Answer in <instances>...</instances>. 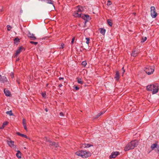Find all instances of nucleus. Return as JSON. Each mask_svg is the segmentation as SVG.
I'll use <instances>...</instances> for the list:
<instances>
[{"label": "nucleus", "instance_id": "obj_1", "mask_svg": "<svg viewBox=\"0 0 159 159\" xmlns=\"http://www.w3.org/2000/svg\"><path fill=\"white\" fill-rule=\"evenodd\" d=\"M159 86L157 84L148 85L147 86V89L149 91H152L153 94L157 93L158 91Z\"/></svg>", "mask_w": 159, "mask_h": 159}, {"label": "nucleus", "instance_id": "obj_2", "mask_svg": "<svg viewBox=\"0 0 159 159\" xmlns=\"http://www.w3.org/2000/svg\"><path fill=\"white\" fill-rule=\"evenodd\" d=\"M76 154L83 158L88 157L91 155V153L89 152L86 151L81 150L77 151L75 152Z\"/></svg>", "mask_w": 159, "mask_h": 159}, {"label": "nucleus", "instance_id": "obj_3", "mask_svg": "<svg viewBox=\"0 0 159 159\" xmlns=\"http://www.w3.org/2000/svg\"><path fill=\"white\" fill-rule=\"evenodd\" d=\"M137 143L136 140L131 141L126 145L125 148V151H126L134 149L137 145Z\"/></svg>", "mask_w": 159, "mask_h": 159}, {"label": "nucleus", "instance_id": "obj_4", "mask_svg": "<svg viewBox=\"0 0 159 159\" xmlns=\"http://www.w3.org/2000/svg\"><path fill=\"white\" fill-rule=\"evenodd\" d=\"M144 70L146 73L148 75H150L153 73L154 70L153 67H152L150 66H147L146 67Z\"/></svg>", "mask_w": 159, "mask_h": 159}, {"label": "nucleus", "instance_id": "obj_5", "mask_svg": "<svg viewBox=\"0 0 159 159\" xmlns=\"http://www.w3.org/2000/svg\"><path fill=\"white\" fill-rule=\"evenodd\" d=\"M151 15L153 18H156L157 15V14L156 11V9L154 6L151 7Z\"/></svg>", "mask_w": 159, "mask_h": 159}, {"label": "nucleus", "instance_id": "obj_6", "mask_svg": "<svg viewBox=\"0 0 159 159\" xmlns=\"http://www.w3.org/2000/svg\"><path fill=\"white\" fill-rule=\"evenodd\" d=\"M81 18L85 20V23L91 20L89 16L88 15L82 14Z\"/></svg>", "mask_w": 159, "mask_h": 159}, {"label": "nucleus", "instance_id": "obj_7", "mask_svg": "<svg viewBox=\"0 0 159 159\" xmlns=\"http://www.w3.org/2000/svg\"><path fill=\"white\" fill-rule=\"evenodd\" d=\"M25 50V48L23 47L22 46L20 47L16 51L15 57L16 56V55H18L20 53L23 51H24Z\"/></svg>", "mask_w": 159, "mask_h": 159}, {"label": "nucleus", "instance_id": "obj_8", "mask_svg": "<svg viewBox=\"0 0 159 159\" xmlns=\"http://www.w3.org/2000/svg\"><path fill=\"white\" fill-rule=\"evenodd\" d=\"M27 36L31 40H35L36 39V38L34 36V34L31 33L30 32H28L27 34Z\"/></svg>", "mask_w": 159, "mask_h": 159}, {"label": "nucleus", "instance_id": "obj_9", "mask_svg": "<svg viewBox=\"0 0 159 159\" xmlns=\"http://www.w3.org/2000/svg\"><path fill=\"white\" fill-rule=\"evenodd\" d=\"M8 81L7 77L5 76H2L0 75V81L2 83H4Z\"/></svg>", "mask_w": 159, "mask_h": 159}, {"label": "nucleus", "instance_id": "obj_10", "mask_svg": "<svg viewBox=\"0 0 159 159\" xmlns=\"http://www.w3.org/2000/svg\"><path fill=\"white\" fill-rule=\"evenodd\" d=\"M119 154V153L118 152H112L110 156V157L111 158H114Z\"/></svg>", "mask_w": 159, "mask_h": 159}, {"label": "nucleus", "instance_id": "obj_11", "mask_svg": "<svg viewBox=\"0 0 159 159\" xmlns=\"http://www.w3.org/2000/svg\"><path fill=\"white\" fill-rule=\"evenodd\" d=\"M74 16L76 17H82V14L80 12L76 11L74 13Z\"/></svg>", "mask_w": 159, "mask_h": 159}, {"label": "nucleus", "instance_id": "obj_12", "mask_svg": "<svg viewBox=\"0 0 159 159\" xmlns=\"http://www.w3.org/2000/svg\"><path fill=\"white\" fill-rule=\"evenodd\" d=\"M139 53V52L138 50H133L132 51V53L131 54V55L133 57H136Z\"/></svg>", "mask_w": 159, "mask_h": 159}, {"label": "nucleus", "instance_id": "obj_13", "mask_svg": "<svg viewBox=\"0 0 159 159\" xmlns=\"http://www.w3.org/2000/svg\"><path fill=\"white\" fill-rule=\"evenodd\" d=\"M93 145L91 144H82V146H81V147L82 148H89L91 146H93Z\"/></svg>", "mask_w": 159, "mask_h": 159}, {"label": "nucleus", "instance_id": "obj_14", "mask_svg": "<svg viewBox=\"0 0 159 159\" xmlns=\"http://www.w3.org/2000/svg\"><path fill=\"white\" fill-rule=\"evenodd\" d=\"M4 93L5 95L7 96H10V95H11V93L8 90L5 89H4Z\"/></svg>", "mask_w": 159, "mask_h": 159}, {"label": "nucleus", "instance_id": "obj_15", "mask_svg": "<svg viewBox=\"0 0 159 159\" xmlns=\"http://www.w3.org/2000/svg\"><path fill=\"white\" fill-rule=\"evenodd\" d=\"M22 124L23 125L24 128V129L26 130V131H27L26 125V121L25 120V119H23L22 120Z\"/></svg>", "mask_w": 159, "mask_h": 159}, {"label": "nucleus", "instance_id": "obj_16", "mask_svg": "<svg viewBox=\"0 0 159 159\" xmlns=\"http://www.w3.org/2000/svg\"><path fill=\"white\" fill-rule=\"evenodd\" d=\"M47 141L49 143V146L51 147H52L53 146H54L55 145V142H52L49 139H47Z\"/></svg>", "mask_w": 159, "mask_h": 159}, {"label": "nucleus", "instance_id": "obj_17", "mask_svg": "<svg viewBox=\"0 0 159 159\" xmlns=\"http://www.w3.org/2000/svg\"><path fill=\"white\" fill-rule=\"evenodd\" d=\"M119 73L118 71H116V73L115 74V79L116 80H118L119 79Z\"/></svg>", "mask_w": 159, "mask_h": 159}, {"label": "nucleus", "instance_id": "obj_18", "mask_svg": "<svg viewBox=\"0 0 159 159\" xmlns=\"http://www.w3.org/2000/svg\"><path fill=\"white\" fill-rule=\"evenodd\" d=\"M99 31L100 32V33L102 34V35H104L105 32H106V30L103 28H101L99 29Z\"/></svg>", "mask_w": 159, "mask_h": 159}, {"label": "nucleus", "instance_id": "obj_19", "mask_svg": "<svg viewBox=\"0 0 159 159\" xmlns=\"http://www.w3.org/2000/svg\"><path fill=\"white\" fill-rule=\"evenodd\" d=\"M16 134L19 136L26 138V139L28 138V137L26 135L21 134L19 132H16Z\"/></svg>", "mask_w": 159, "mask_h": 159}, {"label": "nucleus", "instance_id": "obj_20", "mask_svg": "<svg viewBox=\"0 0 159 159\" xmlns=\"http://www.w3.org/2000/svg\"><path fill=\"white\" fill-rule=\"evenodd\" d=\"M105 112V111H101L99 113H98L97 115H96L95 117V118L97 119L102 114H103Z\"/></svg>", "mask_w": 159, "mask_h": 159}, {"label": "nucleus", "instance_id": "obj_21", "mask_svg": "<svg viewBox=\"0 0 159 159\" xmlns=\"http://www.w3.org/2000/svg\"><path fill=\"white\" fill-rule=\"evenodd\" d=\"M8 144L11 147H14V142L11 140L8 142Z\"/></svg>", "mask_w": 159, "mask_h": 159}, {"label": "nucleus", "instance_id": "obj_22", "mask_svg": "<svg viewBox=\"0 0 159 159\" xmlns=\"http://www.w3.org/2000/svg\"><path fill=\"white\" fill-rule=\"evenodd\" d=\"M16 156L18 158H21V152L19 150H18L17 151V152L16 154Z\"/></svg>", "mask_w": 159, "mask_h": 159}, {"label": "nucleus", "instance_id": "obj_23", "mask_svg": "<svg viewBox=\"0 0 159 159\" xmlns=\"http://www.w3.org/2000/svg\"><path fill=\"white\" fill-rule=\"evenodd\" d=\"M107 22L108 25L110 26H111L112 25V20L111 19H108L107 20Z\"/></svg>", "mask_w": 159, "mask_h": 159}, {"label": "nucleus", "instance_id": "obj_24", "mask_svg": "<svg viewBox=\"0 0 159 159\" xmlns=\"http://www.w3.org/2000/svg\"><path fill=\"white\" fill-rule=\"evenodd\" d=\"M77 82L78 83L80 84H84V82L82 81L81 79L79 78H77Z\"/></svg>", "mask_w": 159, "mask_h": 159}, {"label": "nucleus", "instance_id": "obj_25", "mask_svg": "<svg viewBox=\"0 0 159 159\" xmlns=\"http://www.w3.org/2000/svg\"><path fill=\"white\" fill-rule=\"evenodd\" d=\"M157 144L153 143L151 145V148L152 150H153L156 148H157Z\"/></svg>", "mask_w": 159, "mask_h": 159}, {"label": "nucleus", "instance_id": "obj_26", "mask_svg": "<svg viewBox=\"0 0 159 159\" xmlns=\"http://www.w3.org/2000/svg\"><path fill=\"white\" fill-rule=\"evenodd\" d=\"M14 43H15L20 42V39L18 38H16L14 39Z\"/></svg>", "mask_w": 159, "mask_h": 159}, {"label": "nucleus", "instance_id": "obj_27", "mask_svg": "<svg viewBox=\"0 0 159 159\" xmlns=\"http://www.w3.org/2000/svg\"><path fill=\"white\" fill-rule=\"evenodd\" d=\"M6 113L7 114L9 115V116H12L13 115V113L12 112V111L11 110L9 111H7L6 112Z\"/></svg>", "mask_w": 159, "mask_h": 159}, {"label": "nucleus", "instance_id": "obj_28", "mask_svg": "<svg viewBox=\"0 0 159 159\" xmlns=\"http://www.w3.org/2000/svg\"><path fill=\"white\" fill-rule=\"evenodd\" d=\"M147 39L146 37H143L142 40L141 41V42L143 43Z\"/></svg>", "mask_w": 159, "mask_h": 159}, {"label": "nucleus", "instance_id": "obj_29", "mask_svg": "<svg viewBox=\"0 0 159 159\" xmlns=\"http://www.w3.org/2000/svg\"><path fill=\"white\" fill-rule=\"evenodd\" d=\"M87 64V62L86 61H83L82 63V65L84 66L85 67Z\"/></svg>", "mask_w": 159, "mask_h": 159}, {"label": "nucleus", "instance_id": "obj_30", "mask_svg": "<svg viewBox=\"0 0 159 159\" xmlns=\"http://www.w3.org/2000/svg\"><path fill=\"white\" fill-rule=\"evenodd\" d=\"M83 9L82 7H79L77 11L78 12H80L83 11Z\"/></svg>", "mask_w": 159, "mask_h": 159}, {"label": "nucleus", "instance_id": "obj_31", "mask_svg": "<svg viewBox=\"0 0 159 159\" xmlns=\"http://www.w3.org/2000/svg\"><path fill=\"white\" fill-rule=\"evenodd\" d=\"M30 42L32 44L37 45L38 43L37 42H35L33 41H30Z\"/></svg>", "mask_w": 159, "mask_h": 159}, {"label": "nucleus", "instance_id": "obj_32", "mask_svg": "<svg viewBox=\"0 0 159 159\" xmlns=\"http://www.w3.org/2000/svg\"><path fill=\"white\" fill-rule=\"evenodd\" d=\"M7 30L8 31H10V29L12 28L11 26L10 25H7Z\"/></svg>", "mask_w": 159, "mask_h": 159}, {"label": "nucleus", "instance_id": "obj_33", "mask_svg": "<svg viewBox=\"0 0 159 159\" xmlns=\"http://www.w3.org/2000/svg\"><path fill=\"white\" fill-rule=\"evenodd\" d=\"M86 43L88 44L89 42L90 39L89 38H86Z\"/></svg>", "mask_w": 159, "mask_h": 159}, {"label": "nucleus", "instance_id": "obj_34", "mask_svg": "<svg viewBox=\"0 0 159 159\" xmlns=\"http://www.w3.org/2000/svg\"><path fill=\"white\" fill-rule=\"evenodd\" d=\"M112 4V3L110 1L108 0L107 1V5L108 6L111 5Z\"/></svg>", "mask_w": 159, "mask_h": 159}, {"label": "nucleus", "instance_id": "obj_35", "mask_svg": "<svg viewBox=\"0 0 159 159\" xmlns=\"http://www.w3.org/2000/svg\"><path fill=\"white\" fill-rule=\"evenodd\" d=\"M8 122L7 121L4 122L3 123V126H5L8 124Z\"/></svg>", "mask_w": 159, "mask_h": 159}, {"label": "nucleus", "instance_id": "obj_36", "mask_svg": "<svg viewBox=\"0 0 159 159\" xmlns=\"http://www.w3.org/2000/svg\"><path fill=\"white\" fill-rule=\"evenodd\" d=\"M156 152H158L159 154V145L157 146L156 148Z\"/></svg>", "mask_w": 159, "mask_h": 159}, {"label": "nucleus", "instance_id": "obj_37", "mask_svg": "<svg viewBox=\"0 0 159 159\" xmlns=\"http://www.w3.org/2000/svg\"><path fill=\"white\" fill-rule=\"evenodd\" d=\"M41 95L42 96L43 98H45L46 97V94L45 93H42Z\"/></svg>", "mask_w": 159, "mask_h": 159}, {"label": "nucleus", "instance_id": "obj_38", "mask_svg": "<svg viewBox=\"0 0 159 159\" xmlns=\"http://www.w3.org/2000/svg\"><path fill=\"white\" fill-rule=\"evenodd\" d=\"M75 39V37H74L72 38V40L71 41V44H73L74 43V41Z\"/></svg>", "mask_w": 159, "mask_h": 159}, {"label": "nucleus", "instance_id": "obj_39", "mask_svg": "<svg viewBox=\"0 0 159 159\" xmlns=\"http://www.w3.org/2000/svg\"><path fill=\"white\" fill-rule=\"evenodd\" d=\"M10 76L12 78H13L14 77V73L12 72H11V73Z\"/></svg>", "mask_w": 159, "mask_h": 159}, {"label": "nucleus", "instance_id": "obj_40", "mask_svg": "<svg viewBox=\"0 0 159 159\" xmlns=\"http://www.w3.org/2000/svg\"><path fill=\"white\" fill-rule=\"evenodd\" d=\"M64 43H62L61 45V47H60V49H63L64 48Z\"/></svg>", "mask_w": 159, "mask_h": 159}, {"label": "nucleus", "instance_id": "obj_41", "mask_svg": "<svg viewBox=\"0 0 159 159\" xmlns=\"http://www.w3.org/2000/svg\"><path fill=\"white\" fill-rule=\"evenodd\" d=\"M60 115L61 116H64V115H63V112H61L60 113Z\"/></svg>", "mask_w": 159, "mask_h": 159}, {"label": "nucleus", "instance_id": "obj_42", "mask_svg": "<svg viewBox=\"0 0 159 159\" xmlns=\"http://www.w3.org/2000/svg\"><path fill=\"white\" fill-rule=\"evenodd\" d=\"M54 146H55L56 148H57L59 147V145L58 144V143H55V145Z\"/></svg>", "mask_w": 159, "mask_h": 159}, {"label": "nucleus", "instance_id": "obj_43", "mask_svg": "<svg viewBox=\"0 0 159 159\" xmlns=\"http://www.w3.org/2000/svg\"><path fill=\"white\" fill-rule=\"evenodd\" d=\"M75 89L76 90H78L79 89V87H78V86H76L75 87Z\"/></svg>", "mask_w": 159, "mask_h": 159}, {"label": "nucleus", "instance_id": "obj_44", "mask_svg": "<svg viewBox=\"0 0 159 159\" xmlns=\"http://www.w3.org/2000/svg\"><path fill=\"white\" fill-rule=\"evenodd\" d=\"M64 78L63 77H60L59 78V80H63L64 79Z\"/></svg>", "mask_w": 159, "mask_h": 159}, {"label": "nucleus", "instance_id": "obj_45", "mask_svg": "<svg viewBox=\"0 0 159 159\" xmlns=\"http://www.w3.org/2000/svg\"><path fill=\"white\" fill-rule=\"evenodd\" d=\"M5 126H3V125H2V126L0 127V129H2L4 128Z\"/></svg>", "mask_w": 159, "mask_h": 159}, {"label": "nucleus", "instance_id": "obj_46", "mask_svg": "<svg viewBox=\"0 0 159 159\" xmlns=\"http://www.w3.org/2000/svg\"><path fill=\"white\" fill-rule=\"evenodd\" d=\"M62 86L61 84H60L58 86L59 87H61Z\"/></svg>", "mask_w": 159, "mask_h": 159}, {"label": "nucleus", "instance_id": "obj_47", "mask_svg": "<svg viewBox=\"0 0 159 159\" xmlns=\"http://www.w3.org/2000/svg\"><path fill=\"white\" fill-rule=\"evenodd\" d=\"M4 10L2 8L1 10H0V11L2 12Z\"/></svg>", "mask_w": 159, "mask_h": 159}, {"label": "nucleus", "instance_id": "obj_48", "mask_svg": "<svg viewBox=\"0 0 159 159\" xmlns=\"http://www.w3.org/2000/svg\"><path fill=\"white\" fill-rule=\"evenodd\" d=\"M16 81L19 84H20V81L18 80H16Z\"/></svg>", "mask_w": 159, "mask_h": 159}, {"label": "nucleus", "instance_id": "obj_49", "mask_svg": "<svg viewBox=\"0 0 159 159\" xmlns=\"http://www.w3.org/2000/svg\"><path fill=\"white\" fill-rule=\"evenodd\" d=\"M122 70H123V73L125 72V70L124 69V67H123L122 68Z\"/></svg>", "mask_w": 159, "mask_h": 159}, {"label": "nucleus", "instance_id": "obj_50", "mask_svg": "<svg viewBox=\"0 0 159 159\" xmlns=\"http://www.w3.org/2000/svg\"><path fill=\"white\" fill-rule=\"evenodd\" d=\"M19 60V58H18V59H17L16 60V61H18Z\"/></svg>", "mask_w": 159, "mask_h": 159}, {"label": "nucleus", "instance_id": "obj_51", "mask_svg": "<svg viewBox=\"0 0 159 159\" xmlns=\"http://www.w3.org/2000/svg\"><path fill=\"white\" fill-rule=\"evenodd\" d=\"M45 111L46 112H47V111H48V110H47V108H45Z\"/></svg>", "mask_w": 159, "mask_h": 159}, {"label": "nucleus", "instance_id": "obj_52", "mask_svg": "<svg viewBox=\"0 0 159 159\" xmlns=\"http://www.w3.org/2000/svg\"><path fill=\"white\" fill-rule=\"evenodd\" d=\"M22 11H22V10H20V13H22Z\"/></svg>", "mask_w": 159, "mask_h": 159}, {"label": "nucleus", "instance_id": "obj_53", "mask_svg": "<svg viewBox=\"0 0 159 159\" xmlns=\"http://www.w3.org/2000/svg\"><path fill=\"white\" fill-rule=\"evenodd\" d=\"M25 148H25H25H25Z\"/></svg>", "mask_w": 159, "mask_h": 159}]
</instances>
